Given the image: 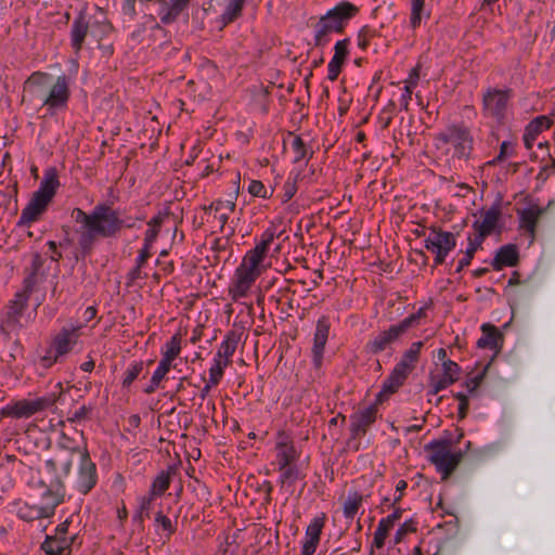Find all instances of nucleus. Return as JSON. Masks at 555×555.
Instances as JSON below:
<instances>
[{
	"mask_svg": "<svg viewBox=\"0 0 555 555\" xmlns=\"http://www.w3.org/2000/svg\"><path fill=\"white\" fill-rule=\"evenodd\" d=\"M42 444L47 453L42 455V466L38 469L37 487L42 488V503L37 507V518H47L54 514L55 507L63 502L65 495L64 478L72 469L76 448L59 442L51 448V437L43 434L37 437V447Z\"/></svg>",
	"mask_w": 555,
	"mask_h": 555,
	"instance_id": "f257e3e1",
	"label": "nucleus"
},
{
	"mask_svg": "<svg viewBox=\"0 0 555 555\" xmlns=\"http://www.w3.org/2000/svg\"><path fill=\"white\" fill-rule=\"evenodd\" d=\"M70 217L79 224L75 232L78 234V246L83 257L91 254L98 237H114L121 229L135 227L133 217L120 218L118 210L105 203L96 204L89 214L75 207Z\"/></svg>",
	"mask_w": 555,
	"mask_h": 555,
	"instance_id": "f03ea898",
	"label": "nucleus"
},
{
	"mask_svg": "<svg viewBox=\"0 0 555 555\" xmlns=\"http://www.w3.org/2000/svg\"><path fill=\"white\" fill-rule=\"evenodd\" d=\"M434 146L447 155L452 149L453 159L467 160L474 150V137L463 121L452 122L434 135Z\"/></svg>",
	"mask_w": 555,
	"mask_h": 555,
	"instance_id": "7ed1b4c3",
	"label": "nucleus"
},
{
	"mask_svg": "<svg viewBox=\"0 0 555 555\" xmlns=\"http://www.w3.org/2000/svg\"><path fill=\"white\" fill-rule=\"evenodd\" d=\"M424 451L428 453V461L435 465L436 470L441 474L442 480L448 479L461 463L464 451L452 452V440L433 439L424 446Z\"/></svg>",
	"mask_w": 555,
	"mask_h": 555,
	"instance_id": "20e7f679",
	"label": "nucleus"
},
{
	"mask_svg": "<svg viewBox=\"0 0 555 555\" xmlns=\"http://www.w3.org/2000/svg\"><path fill=\"white\" fill-rule=\"evenodd\" d=\"M34 276L35 272H30L24 280L23 288L16 292L13 299L9 301L0 323L3 333L10 334L22 326V319L28 309V301L35 287Z\"/></svg>",
	"mask_w": 555,
	"mask_h": 555,
	"instance_id": "39448f33",
	"label": "nucleus"
},
{
	"mask_svg": "<svg viewBox=\"0 0 555 555\" xmlns=\"http://www.w3.org/2000/svg\"><path fill=\"white\" fill-rule=\"evenodd\" d=\"M456 246V237L452 232L431 228L425 240V247L435 254V266L446 261L447 256Z\"/></svg>",
	"mask_w": 555,
	"mask_h": 555,
	"instance_id": "423d86ee",
	"label": "nucleus"
},
{
	"mask_svg": "<svg viewBox=\"0 0 555 555\" xmlns=\"http://www.w3.org/2000/svg\"><path fill=\"white\" fill-rule=\"evenodd\" d=\"M513 96L512 89L488 88L482 96V108L486 116L503 122L506 116L508 101Z\"/></svg>",
	"mask_w": 555,
	"mask_h": 555,
	"instance_id": "0eeeda50",
	"label": "nucleus"
},
{
	"mask_svg": "<svg viewBox=\"0 0 555 555\" xmlns=\"http://www.w3.org/2000/svg\"><path fill=\"white\" fill-rule=\"evenodd\" d=\"M60 186L57 169L55 167L47 168L37 189V220L47 211Z\"/></svg>",
	"mask_w": 555,
	"mask_h": 555,
	"instance_id": "6e6552de",
	"label": "nucleus"
},
{
	"mask_svg": "<svg viewBox=\"0 0 555 555\" xmlns=\"http://www.w3.org/2000/svg\"><path fill=\"white\" fill-rule=\"evenodd\" d=\"M77 337V328L63 327L53 338V350L48 351V353L40 359L41 365L48 369L57 361L59 357L68 353L76 344Z\"/></svg>",
	"mask_w": 555,
	"mask_h": 555,
	"instance_id": "1a4fd4ad",
	"label": "nucleus"
},
{
	"mask_svg": "<svg viewBox=\"0 0 555 555\" xmlns=\"http://www.w3.org/2000/svg\"><path fill=\"white\" fill-rule=\"evenodd\" d=\"M331 326L332 324L328 315H321L317 321L313 334V346L311 349L312 365L315 370H320L322 366Z\"/></svg>",
	"mask_w": 555,
	"mask_h": 555,
	"instance_id": "9d476101",
	"label": "nucleus"
},
{
	"mask_svg": "<svg viewBox=\"0 0 555 555\" xmlns=\"http://www.w3.org/2000/svg\"><path fill=\"white\" fill-rule=\"evenodd\" d=\"M98 482L96 465L92 462L89 452L85 450L80 456L76 489L79 493L88 494Z\"/></svg>",
	"mask_w": 555,
	"mask_h": 555,
	"instance_id": "9b49d317",
	"label": "nucleus"
},
{
	"mask_svg": "<svg viewBox=\"0 0 555 555\" xmlns=\"http://www.w3.org/2000/svg\"><path fill=\"white\" fill-rule=\"evenodd\" d=\"M230 3H232V0H209L203 4V12L205 15H216L215 22L220 30L234 23L243 14V11H238L232 15L230 11Z\"/></svg>",
	"mask_w": 555,
	"mask_h": 555,
	"instance_id": "f8f14e48",
	"label": "nucleus"
},
{
	"mask_svg": "<svg viewBox=\"0 0 555 555\" xmlns=\"http://www.w3.org/2000/svg\"><path fill=\"white\" fill-rule=\"evenodd\" d=\"M259 275L260 272L248 269L245 264H240L235 270L233 282L229 287L231 298L237 301L246 297Z\"/></svg>",
	"mask_w": 555,
	"mask_h": 555,
	"instance_id": "ddd939ff",
	"label": "nucleus"
},
{
	"mask_svg": "<svg viewBox=\"0 0 555 555\" xmlns=\"http://www.w3.org/2000/svg\"><path fill=\"white\" fill-rule=\"evenodd\" d=\"M405 331L398 323L392 324L389 328L379 332L372 339H370L365 344V350L373 354H378L386 349L390 348L392 344L397 343L403 335Z\"/></svg>",
	"mask_w": 555,
	"mask_h": 555,
	"instance_id": "4468645a",
	"label": "nucleus"
},
{
	"mask_svg": "<svg viewBox=\"0 0 555 555\" xmlns=\"http://www.w3.org/2000/svg\"><path fill=\"white\" fill-rule=\"evenodd\" d=\"M89 29L90 22L87 17V13L81 10L73 20L69 29V43L76 57L80 56Z\"/></svg>",
	"mask_w": 555,
	"mask_h": 555,
	"instance_id": "2eb2a0df",
	"label": "nucleus"
},
{
	"mask_svg": "<svg viewBox=\"0 0 555 555\" xmlns=\"http://www.w3.org/2000/svg\"><path fill=\"white\" fill-rule=\"evenodd\" d=\"M359 12L357 5L349 1H341L328 10L323 17L336 29L343 33L348 22Z\"/></svg>",
	"mask_w": 555,
	"mask_h": 555,
	"instance_id": "dca6fc26",
	"label": "nucleus"
},
{
	"mask_svg": "<svg viewBox=\"0 0 555 555\" xmlns=\"http://www.w3.org/2000/svg\"><path fill=\"white\" fill-rule=\"evenodd\" d=\"M69 82L67 76L63 73L57 76L55 82L52 85L48 96L43 101L49 109H60L67 106L69 100Z\"/></svg>",
	"mask_w": 555,
	"mask_h": 555,
	"instance_id": "f3484780",
	"label": "nucleus"
},
{
	"mask_svg": "<svg viewBox=\"0 0 555 555\" xmlns=\"http://www.w3.org/2000/svg\"><path fill=\"white\" fill-rule=\"evenodd\" d=\"M377 417L376 404L369 406L353 413L350 416V434L352 439L364 436L367 428L375 423Z\"/></svg>",
	"mask_w": 555,
	"mask_h": 555,
	"instance_id": "a211bd4d",
	"label": "nucleus"
},
{
	"mask_svg": "<svg viewBox=\"0 0 555 555\" xmlns=\"http://www.w3.org/2000/svg\"><path fill=\"white\" fill-rule=\"evenodd\" d=\"M63 393V386L62 383H56L53 385L52 390L41 397H37V429L41 431V435L44 434L46 430V422L44 418H39L38 414L41 412H52L55 413L56 411V401Z\"/></svg>",
	"mask_w": 555,
	"mask_h": 555,
	"instance_id": "6ab92c4d",
	"label": "nucleus"
},
{
	"mask_svg": "<svg viewBox=\"0 0 555 555\" xmlns=\"http://www.w3.org/2000/svg\"><path fill=\"white\" fill-rule=\"evenodd\" d=\"M501 218V204L495 202L483 215L482 221H474L473 228L477 231V236L486 240L487 236L491 235L498 227Z\"/></svg>",
	"mask_w": 555,
	"mask_h": 555,
	"instance_id": "aec40b11",
	"label": "nucleus"
},
{
	"mask_svg": "<svg viewBox=\"0 0 555 555\" xmlns=\"http://www.w3.org/2000/svg\"><path fill=\"white\" fill-rule=\"evenodd\" d=\"M519 261V250L516 244H505L499 247L490 264L494 271L505 267H515Z\"/></svg>",
	"mask_w": 555,
	"mask_h": 555,
	"instance_id": "412c9836",
	"label": "nucleus"
},
{
	"mask_svg": "<svg viewBox=\"0 0 555 555\" xmlns=\"http://www.w3.org/2000/svg\"><path fill=\"white\" fill-rule=\"evenodd\" d=\"M234 185L235 191L232 198L225 201L218 199L212 202L208 207H204L205 210H214L216 212L215 217L218 218L221 230L229 220V212L234 211L236 207V197L240 190V173L237 175V179L234 181Z\"/></svg>",
	"mask_w": 555,
	"mask_h": 555,
	"instance_id": "4be33fe9",
	"label": "nucleus"
},
{
	"mask_svg": "<svg viewBox=\"0 0 555 555\" xmlns=\"http://www.w3.org/2000/svg\"><path fill=\"white\" fill-rule=\"evenodd\" d=\"M142 4H144V2H142ZM145 4L147 9L151 7L154 8L163 25L175 23L181 14L178 8H176L173 0H147Z\"/></svg>",
	"mask_w": 555,
	"mask_h": 555,
	"instance_id": "5701e85b",
	"label": "nucleus"
},
{
	"mask_svg": "<svg viewBox=\"0 0 555 555\" xmlns=\"http://www.w3.org/2000/svg\"><path fill=\"white\" fill-rule=\"evenodd\" d=\"M403 509L401 507H395L393 512L387 517L382 518L378 521L377 528L373 537V546L382 548L385 545V540L389 531L395 526V522L402 517Z\"/></svg>",
	"mask_w": 555,
	"mask_h": 555,
	"instance_id": "b1692460",
	"label": "nucleus"
},
{
	"mask_svg": "<svg viewBox=\"0 0 555 555\" xmlns=\"http://www.w3.org/2000/svg\"><path fill=\"white\" fill-rule=\"evenodd\" d=\"M349 39L338 40L334 47V55L327 65V79L335 81L341 72L343 64L347 57Z\"/></svg>",
	"mask_w": 555,
	"mask_h": 555,
	"instance_id": "393cba45",
	"label": "nucleus"
},
{
	"mask_svg": "<svg viewBox=\"0 0 555 555\" xmlns=\"http://www.w3.org/2000/svg\"><path fill=\"white\" fill-rule=\"evenodd\" d=\"M35 222V193L29 198L28 204L23 209L22 215L15 225L14 232L20 240L30 238L33 236L31 227Z\"/></svg>",
	"mask_w": 555,
	"mask_h": 555,
	"instance_id": "a878e982",
	"label": "nucleus"
},
{
	"mask_svg": "<svg viewBox=\"0 0 555 555\" xmlns=\"http://www.w3.org/2000/svg\"><path fill=\"white\" fill-rule=\"evenodd\" d=\"M552 125L550 118L545 115H540L533 118L525 128L522 135L524 145L527 150H531L538 135Z\"/></svg>",
	"mask_w": 555,
	"mask_h": 555,
	"instance_id": "bb28decb",
	"label": "nucleus"
},
{
	"mask_svg": "<svg viewBox=\"0 0 555 555\" xmlns=\"http://www.w3.org/2000/svg\"><path fill=\"white\" fill-rule=\"evenodd\" d=\"M73 542L74 538L67 539L48 534L40 548L44 552V555H69Z\"/></svg>",
	"mask_w": 555,
	"mask_h": 555,
	"instance_id": "cd10ccee",
	"label": "nucleus"
},
{
	"mask_svg": "<svg viewBox=\"0 0 555 555\" xmlns=\"http://www.w3.org/2000/svg\"><path fill=\"white\" fill-rule=\"evenodd\" d=\"M481 337L477 340L478 348L499 349L503 345V334L498 330L496 326L490 323H483L481 325Z\"/></svg>",
	"mask_w": 555,
	"mask_h": 555,
	"instance_id": "c85d7f7f",
	"label": "nucleus"
},
{
	"mask_svg": "<svg viewBox=\"0 0 555 555\" xmlns=\"http://www.w3.org/2000/svg\"><path fill=\"white\" fill-rule=\"evenodd\" d=\"M279 470L281 473L279 476L281 489H285L289 494H293L296 481L306 478V474L296 464L279 468Z\"/></svg>",
	"mask_w": 555,
	"mask_h": 555,
	"instance_id": "c756f323",
	"label": "nucleus"
},
{
	"mask_svg": "<svg viewBox=\"0 0 555 555\" xmlns=\"http://www.w3.org/2000/svg\"><path fill=\"white\" fill-rule=\"evenodd\" d=\"M547 207L540 208L538 206L526 207L518 211L520 227L524 228L532 236L535 233L539 218L546 211Z\"/></svg>",
	"mask_w": 555,
	"mask_h": 555,
	"instance_id": "7c9ffc66",
	"label": "nucleus"
},
{
	"mask_svg": "<svg viewBox=\"0 0 555 555\" xmlns=\"http://www.w3.org/2000/svg\"><path fill=\"white\" fill-rule=\"evenodd\" d=\"M240 339H241L240 333H237L235 331H229L225 334L223 340L221 341L214 358L217 360L223 359V361L230 362V358L234 354Z\"/></svg>",
	"mask_w": 555,
	"mask_h": 555,
	"instance_id": "2f4dec72",
	"label": "nucleus"
},
{
	"mask_svg": "<svg viewBox=\"0 0 555 555\" xmlns=\"http://www.w3.org/2000/svg\"><path fill=\"white\" fill-rule=\"evenodd\" d=\"M411 372L399 364H396L386 379L383 382L384 391L395 393L404 384Z\"/></svg>",
	"mask_w": 555,
	"mask_h": 555,
	"instance_id": "473e14b6",
	"label": "nucleus"
},
{
	"mask_svg": "<svg viewBox=\"0 0 555 555\" xmlns=\"http://www.w3.org/2000/svg\"><path fill=\"white\" fill-rule=\"evenodd\" d=\"M276 461L279 468L295 464L298 453L292 441L282 440L276 442Z\"/></svg>",
	"mask_w": 555,
	"mask_h": 555,
	"instance_id": "72a5a7b5",
	"label": "nucleus"
},
{
	"mask_svg": "<svg viewBox=\"0 0 555 555\" xmlns=\"http://www.w3.org/2000/svg\"><path fill=\"white\" fill-rule=\"evenodd\" d=\"M468 244L464 251V256L459 260L457 266L454 270V273H461L463 269L470 264L476 251L481 248V245L485 240L475 235H468L467 237Z\"/></svg>",
	"mask_w": 555,
	"mask_h": 555,
	"instance_id": "f704fd0d",
	"label": "nucleus"
},
{
	"mask_svg": "<svg viewBox=\"0 0 555 555\" xmlns=\"http://www.w3.org/2000/svg\"><path fill=\"white\" fill-rule=\"evenodd\" d=\"M332 34H337L336 29L323 16H321L314 25V46H326L331 40Z\"/></svg>",
	"mask_w": 555,
	"mask_h": 555,
	"instance_id": "c9c22d12",
	"label": "nucleus"
},
{
	"mask_svg": "<svg viewBox=\"0 0 555 555\" xmlns=\"http://www.w3.org/2000/svg\"><path fill=\"white\" fill-rule=\"evenodd\" d=\"M2 413L16 418L29 417L35 414V402L21 400L4 408Z\"/></svg>",
	"mask_w": 555,
	"mask_h": 555,
	"instance_id": "e433bc0d",
	"label": "nucleus"
},
{
	"mask_svg": "<svg viewBox=\"0 0 555 555\" xmlns=\"http://www.w3.org/2000/svg\"><path fill=\"white\" fill-rule=\"evenodd\" d=\"M156 496L152 495V493H147L138 499V507L134 514L132 515V522L137 524L138 527L143 528V519L144 517L150 516V512L152 509V503Z\"/></svg>",
	"mask_w": 555,
	"mask_h": 555,
	"instance_id": "4c0bfd02",
	"label": "nucleus"
},
{
	"mask_svg": "<svg viewBox=\"0 0 555 555\" xmlns=\"http://www.w3.org/2000/svg\"><path fill=\"white\" fill-rule=\"evenodd\" d=\"M363 502V495L358 491H349L348 495L343 504L344 517L348 520H352L358 514Z\"/></svg>",
	"mask_w": 555,
	"mask_h": 555,
	"instance_id": "58836bf2",
	"label": "nucleus"
},
{
	"mask_svg": "<svg viewBox=\"0 0 555 555\" xmlns=\"http://www.w3.org/2000/svg\"><path fill=\"white\" fill-rule=\"evenodd\" d=\"M423 346L424 343L421 340L412 343L410 348L403 352L397 364L412 372L418 361L420 352Z\"/></svg>",
	"mask_w": 555,
	"mask_h": 555,
	"instance_id": "ea45409f",
	"label": "nucleus"
},
{
	"mask_svg": "<svg viewBox=\"0 0 555 555\" xmlns=\"http://www.w3.org/2000/svg\"><path fill=\"white\" fill-rule=\"evenodd\" d=\"M172 472L173 468L171 466L168 467L167 470L159 472L158 475L154 478L149 492L154 496L163 495L170 486Z\"/></svg>",
	"mask_w": 555,
	"mask_h": 555,
	"instance_id": "a19ab883",
	"label": "nucleus"
},
{
	"mask_svg": "<svg viewBox=\"0 0 555 555\" xmlns=\"http://www.w3.org/2000/svg\"><path fill=\"white\" fill-rule=\"evenodd\" d=\"M180 351L181 338L176 334L162 347V359L172 363V361L180 354Z\"/></svg>",
	"mask_w": 555,
	"mask_h": 555,
	"instance_id": "79ce46f5",
	"label": "nucleus"
},
{
	"mask_svg": "<svg viewBox=\"0 0 555 555\" xmlns=\"http://www.w3.org/2000/svg\"><path fill=\"white\" fill-rule=\"evenodd\" d=\"M163 221L164 220L162 212H158L157 215L151 218V220L147 222L149 229L144 233V242L154 245L159 234Z\"/></svg>",
	"mask_w": 555,
	"mask_h": 555,
	"instance_id": "37998d69",
	"label": "nucleus"
},
{
	"mask_svg": "<svg viewBox=\"0 0 555 555\" xmlns=\"http://www.w3.org/2000/svg\"><path fill=\"white\" fill-rule=\"evenodd\" d=\"M144 369L143 361H133L131 362L127 370L124 373V377L121 380L122 388H129L131 384L138 378V376L142 373Z\"/></svg>",
	"mask_w": 555,
	"mask_h": 555,
	"instance_id": "c03bdc74",
	"label": "nucleus"
},
{
	"mask_svg": "<svg viewBox=\"0 0 555 555\" xmlns=\"http://www.w3.org/2000/svg\"><path fill=\"white\" fill-rule=\"evenodd\" d=\"M92 26L94 36L98 38V41H103L115 30L114 25L106 16H103L102 20L93 22Z\"/></svg>",
	"mask_w": 555,
	"mask_h": 555,
	"instance_id": "a18cd8bd",
	"label": "nucleus"
},
{
	"mask_svg": "<svg viewBox=\"0 0 555 555\" xmlns=\"http://www.w3.org/2000/svg\"><path fill=\"white\" fill-rule=\"evenodd\" d=\"M452 384H454V379L451 377H446L444 375L435 376L430 374V389L428 390L427 395L435 396Z\"/></svg>",
	"mask_w": 555,
	"mask_h": 555,
	"instance_id": "49530a36",
	"label": "nucleus"
},
{
	"mask_svg": "<svg viewBox=\"0 0 555 555\" xmlns=\"http://www.w3.org/2000/svg\"><path fill=\"white\" fill-rule=\"evenodd\" d=\"M324 522H325L324 515L321 517H314L306 529L305 538L320 541V537L322 533V529L324 527Z\"/></svg>",
	"mask_w": 555,
	"mask_h": 555,
	"instance_id": "de8ad7c7",
	"label": "nucleus"
},
{
	"mask_svg": "<svg viewBox=\"0 0 555 555\" xmlns=\"http://www.w3.org/2000/svg\"><path fill=\"white\" fill-rule=\"evenodd\" d=\"M229 365V361L217 360L214 358L212 365L209 369L210 385H218L223 376V370Z\"/></svg>",
	"mask_w": 555,
	"mask_h": 555,
	"instance_id": "09e8293b",
	"label": "nucleus"
},
{
	"mask_svg": "<svg viewBox=\"0 0 555 555\" xmlns=\"http://www.w3.org/2000/svg\"><path fill=\"white\" fill-rule=\"evenodd\" d=\"M289 135L293 138L291 145H292V150L295 154L294 163H299L308 154L307 145L300 135L293 134V133H289Z\"/></svg>",
	"mask_w": 555,
	"mask_h": 555,
	"instance_id": "8fccbe9b",
	"label": "nucleus"
},
{
	"mask_svg": "<svg viewBox=\"0 0 555 555\" xmlns=\"http://www.w3.org/2000/svg\"><path fill=\"white\" fill-rule=\"evenodd\" d=\"M425 0H411L410 25L413 29L421 25Z\"/></svg>",
	"mask_w": 555,
	"mask_h": 555,
	"instance_id": "3c124183",
	"label": "nucleus"
},
{
	"mask_svg": "<svg viewBox=\"0 0 555 555\" xmlns=\"http://www.w3.org/2000/svg\"><path fill=\"white\" fill-rule=\"evenodd\" d=\"M264 256H262L258 251H255L254 249H250L244 256L241 264H245L246 268L261 273L259 264L262 262Z\"/></svg>",
	"mask_w": 555,
	"mask_h": 555,
	"instance_id": "603ef678",
	"label": "nucleus"
},
{
	"mask_svg": "<svg viewBox=\"0 0 555 555\" xmlns=\"http://www.w3.org/2000/svg\"><path fill=\"white\" fill-rule=\"evenodd\" d=\"M416 526H417V522L413 518H410V519L405 520L402 525H400V527L397 529V531L395 533L393 544L401 543L403 538L408 533L415 532L417 530Z\"/></svg>",
	"mask_w": 555,
	"mask_h": 555,
	"instance_id": "864d4df0",
	"label": "nucleus"
},
{
	"mask_svg": "<svg viewBox=\"0 0 555 555\" xmlns=\"http://www.w3.org/2000/svg\"><path fill=\"white\" fill-rule=\"evenodd\" d=\"M425 310H426L425 307H421L416 312L408 315L406 318L402 319L399 322V324L403 327L405 333H408V331L411 327L416 326L418 324L420 320L426 315Z\"/></svg>",
	"mask_w": 555,
	"mask_h": 555,
	"instance_id": "5fc2aeb1",
	"label": "nucleus"
},
{
	"mask_svg": "<svg viewBox=\"0 0 555 555\" xmlns=\"http://www.w3.org/2000/svg\"><path fill=\"white\" fill-rule=\"evenodd\" d=\"M514 154V145L509 141H503L500 145V152L496 157L492 160L488 162V165L495 166L496 164L504 160L506 157L512 156Z\"/></svg>",
	"mask_w": 555,
	"mask_h": 555,
	"instance_id": "6e6d98bb",
	"label": "nucleus"
},
{
	"mask_svg": "<svg viewBox=\"0 0 555 555\" xmlns=\"http://www.w3.org/2000/svg\"><path fill=\"white\" fill-rule=\"evenodd\" d=\"M453 397L459 401L457 406V418L459 421L464 420L467 416L469 409L468 396L462 391L453 393Z\"/></svg>",
	"mask_w": 555,
	"mask_h": 555,
	"instance_id": "4d7b16f0",
	"label": "nucleus"
},
{
	"mask_svg": "<svg viewBox=\"0 0 555 555\" xmlns=\"http://www.w3.org/2000/svg\"><path fill=\"white\" fill-rule=\"evenodd\" d=\"M155 524L166 532L167 538H169L176 531L175 524L168 516L164 515L162 512H158L156 514Z\"/></svg>",
	"mask_w": 555,
	"mask_h": 555,
	"instance_id": "13d9d810",
	"label": "nucleus"
},
{
	"mask_svg": "<svg viewBox=\"0 0 555 555\" xmlns=\"http://www.w3.org/2000/svg\"><path fill=\"white\" fill-rule=\"evenodd\" d=\"M376 34V29L367 25L363 26L358 34V47L362 50H365L369 46L370 39L375 37Z\"/></svg>",
	"mask_w": 555,
	"mask_h": 555,
	"instance_id": "bf43d9fd",
	"label": "nucleus"
},
{
	"mask_svg": "<svg viewBox=\"0 0 555 555\" xmlns=\"http://www.w3.org/2000/svg\"><path fill=\"white\" fill-rule=\"evenodd\" d=\"M460 373H461V367L456 362H454L452 360L443 361L442 375H444L446 377L453 378L454 383H455L459 379Z\"/></svg>",
	"mask_w": 555,
	"mask_h": 555,
	"instance_id": "052dcab7",
	"label": "nucleus"
},
{
	"mask_svg": "<svg viewBox=\"0 0 555 555\" xmlns=\"http://www.w3.org/2000/svg\"><path fill=\"white\" fill-rule=\"evenodd\" d=\"M487 370H488V365H486L485 369L480 373H478L476 376L468 378L464 383L465 387L467 388L468 393L473 395L477 390V388L480 386V384L482 383V380L486 376Z\"/></svg>",
	"mask_w": 555,
	"mask_h": 555,
	"instance_id": "680f3d73",
	"label": "nucleus"
},
{
	"mask_svg": "<svg viewBox=\"0 0 555 555\" xmlns=\"http://www.w3.org/2000/svg\"><path fill=\"white\" fill-rule=\"evenodd\" d=\"M135 4L137 0H121V13L130 21H133L137 16Z\"/></svg>",
	"mask_w": 555,
	"mask_h": 555,
	"instance_id": "e2e57ef3",
	"label": "nucleus"
},
{
	"mask_svg": "<svg viewBox=\"0 0 555 555\" xmlns=\"http://www.w3.org/2000/svg\"><path fill=\"white\" fill-rule=\"evenodd\" d=\"M248 192L253 196L262 197V198L268 197L266 186L259 180H251L249 182Z\"/></svg>",
	"mask_w": 555,
	"mask_h": 555,
	"instance_id": "0e129e2a",
	"label": "nucleus"
},
{
	"mask_svg": "<svg viewBox=\"0 0 555 555\" xmlns=\"http://www.w3.org/2000/svg\"><path fill=\"white\" fill-rule=\"evenodd\" d=\"M297 192L296 181L287 179L283 185L282 202L286 203L293 198Z\"/></svg>",
	"mask_w": 555,
	"mask_h": 555,
	"instance_id": "69168bd1",
	"label": "nucleus"
},
{
	"mask_svg": "<svg viewBox=\"0 0 555 555\" xmlns=\"http://www.w3.org/2000/svg\"><path fill=\"white\" fill-rule=\"evenodd\" d=\"M147 30L146 23H139L130 34V40L137 44L141 43Z\"/></svg>",
	"mask_w": 555,
	"mask_h": 555,
	"instance_id": "338daca9",
	"label": "nucleus"
},
{
	"mask_svg": "<svg viewBox=\"0 0 555 555\" xmlns=\"http://www.w3.org/2000/svg\"><path fill=\"white\" fill-rule=\"evenodd\" d=\"M171 364L172 363H170L164 359H160V361H159L157 367L155 369V371L153 372L152 376L162 382V379L165 377V375L170 371Z\"/></svg>",
	"mask_w": 555,
	"mask_h": 555,
	"instance_id": "774afa93",
	"label": "nucleus"
}]
</instances>
